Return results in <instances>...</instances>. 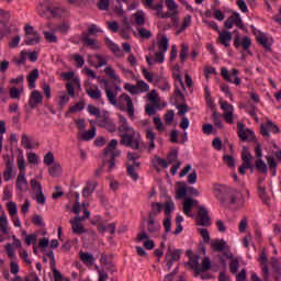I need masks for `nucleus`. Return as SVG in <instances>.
I'll use <instances>...</instances> for the list:
<instances>
[{
    "label": "nucleus",
    "instance_id": "44",
    "mask_svg": "<svg viewBox=\"0 0 281 281\" xmlns=\"http://www.w3.org/2000/svg\"><path fill=\"white\" fill-rule=\"evenodd\" d=\"M194 206V200L188 198L183 202V213L188 216L190 212H192V207Z\"/></svg>",
    "mask_w": 281,
    "mask_h": 281
},
{
    "label": "nucleus",
    "instance_id": "5",
    "mask_svg": "<svg viewBox=\"0 0 281 281\" xmlns=\"http://www.w3.org/2000/svg\"><path fill=\"white\" fill-rule=\"evenodd\" d=\"M251 159H254V156L251 155V151H249L248 147H243L241 151V166L238 169L239 175H247V170H250V172H254V165L251 164Z\"/></svg>",
    "mask_w": 281,
    "mask_h": 281
},
{
    "label": "nucleus",
    "instance_id": "9",
    "mask_svg": "<svg viewBox=\"0 0 281 281\" xmlns=\"http://www.w3.org/2000/svg\"><path fill=\"white\" fill-rule=\"evenodd\" d=\"M168 47H170L168 43V37L162 36L161 40L158 42L159 52L155 54V58H154L155 63H159V64L164 63L165 54L166 52H168Z\"/></svg>",
    "mask_w": 281,
    "mask_h": 281
},
{
    "label": "nucleus",
    "instance_id": "21",
    "mask_svg": "<svg viewBox=\"0 0 281 281\" xmlns=\"http://www.w3.org/2000/svg\"><path fill=\"white\" fill-rule=\"evenodd\" d=\"M161 210H164V204H161V202L151 203V210L148 213V218L157 221V217L161 214Z\"/></svg>",
    "mask_w": 281,
    "mask_h": 281
},
{
    "label": "nucleus",
    "instance_id": "25",
    "mask_svg": "<svg viewBox=\"0 0 281 281\" xmlns=\"http://www.w3.org/2000/svg\"><path fill=\"white\" fill-rule=\"evenodd\" d=\"M257 43L258 45H261L266 49V52H271V43H269V40L265 35V33H259L257 35Z\"/></svg>",
    "mask_w": 281,
    "mask_h": 281
},
{
    "label": "nucleus",
    "instance_id": "1",
    "mask_svg": "<svg viewBox=\"0 0 281 281\" xmlns=\"http://www.w3.org/2000/svg\"><path fill=\"white\" fill-rule=\"evenodd\" d=\"M119 133H121V146L132 148V150H142V144H144L142 140V134L131 127L128 125V121L122 114H119Z\"/></svg>",
    "mask_w": 281,
    "mask_h": 281
},
{
    "label": "nucleus",
    "instance_id": "39",
    "mask_svg": "<svg viewBox=\"0 0 281 281\" xmlns=\"http://www.w3.org/2000/svg\"><path fill=\"white\" fill-rule=\"evenodd\" d=\"M98 232L100 234H104V232H110V234H115V223H111L109 225L99 224Z\"/></svg>",
    "mask_w": 281,
    "mask_h": 281
},
{
    "label": "nucleus",
    "instance_id": "4",
    "mask_svg": "<svg viewBox=\"0 0 281 281\" xmlns=\"http://www.w3.org/2000/svg\"><path fill=\"white\" fill-rule=\"evenodd\" d=\"M155 3V0H145V3L143 4L145 8L148 10H155L156 11V16L158 19H177V12H166L164 13V3H157L156 5L153 4Z\"/></svg>",
    "mask_w": 281,
    "mask_h": 281
},
{
    "label": "nucleus",
    "instance_id": "50",
    "mask_svg": "<svg viewBox=\"0 0 281 281\" xmlns=\"http://www.w3.org/2000/svg\"><path fill=\"white\" fill-rule=\"evenodd\" d=\"M117 148V139H112L108 146L104 149V154L103 156L110 155V153H112L113 150H115Z\"/></svg>",
    "mask_w": 281,
    "mask_h": 281
},
{
    "label": "nucleus",
    "instance_id": "46",
    "mask_svg": "<svg viewBox=\"0 0 281 281\" xmlns=\"http://www.w3.org/2000/svg\"><path fill=\"white\" fill-rule=\"evenodd\" d=\"M21 144L24 146V148H26V150H32V148H34V145H32V140L27 134H22Z\"/></svg>",
    "mask_w": 281,
    "mask_h": 281
},
{
    "label": "nucleus",
    "instance_id": "22",
    "mask_svg": "<svg viewBox=\"0 0 281 281\" xmlns=\"http://www.w3.org/2000/svg\"><path fill=\"white\" fill-rule=\"evenodd\" d=\"M159 229H161V224L157 222V220H147V232L148 234L155 235L158 234Z\"/></svg>",
    "mask_w": 281,
    "mask_h": 281
},
{
    "label": "nucleus",
    "instance_id": "37",
    "mask_svg": "<svg viewBox=\"0 0 281 281\" xmlns=\"http://www.w3.org/2000/svg\"><path fill=\"white\" fill-rule=\"evenodd\" d=\"M0 232H2L4 235L10 234V231L8 229V217L5 216L4 212H2L0 215Z\"/></svg>",
    "mask_w": 281,
    "mask_h": 281
},
{
    "label": "nucleus",
    "instance_id": "38",
    "mask_svg": "<svg viewBox=\"0 0 281 281\" xmlns=\"http://www.w3.org/2000/svg\"><path fill=\"white\" fill-rule=\"evenodd\" d=\"M255 166L256 169L258 170V172H260L261 175H267L268 172V167H267V162H265V160H262V158H259L255 161Z\"/></svg>",
    "mask_w": 281,
    "mask_h": 281
},
{
    "label": "nucleus",
    "instance_id": "10",
    "mask_svg": "<svg viewBox=\"0 0 281 281\" xmlns=\"http://www.w3.org/2000/svg\"><path fill=\"white\" fill-rule=\"evenodd\" d=\"M274 133V135H278L280 133V127L273 123V121L268 120L266 124L260 125V133L262 137H271L270 133Z\"/></svg>",
    "mask_w": 281,
    "mask_h": 281
},
{
    "label": "nucleus",
    "instance_id": "24",
    "mask_svg": "<svg viewBox=\"0 0 281 281\" xmlns=\"http://www.w3.org/2000/svg\"><path fill=\"white\" fill-rule=\"evenodd\" d=\"M95 188H98L97 181L87 182L86 187L82 190V196L88 199V196H91V194H93V192H95Z\"/></svg>",
    "mask_w": 281,
    "mask_h": 281
},
{
    "label": "nucleus",
    "instance_id": "30",
    "mask_svg": "<svg viewBox=\"0 0 281 281\" xmlns=\"http://www.w3.org/2000/svg\"><path fill=\"white\" fill-rule=\"evenodd\" d=\"M270 265L272 267V270L274 271L276 276V280H279V278H281V267H280V260H278V258L272 257L270 260Z\"/></svg>",
    "mask_w": 281,
    "mask_h": 281
},
{
    "label": "nucleus",
    "instance_id": "15",
    "mask_svg": "<svg viewBox=\"0 0 281 281\" xmlns=\"http://www.w3.org/2000/svg\"><path fill=\"white\" fill-rule=\"evenodd\" d=\"M221 76L224 78L226 82H233V85H240V78L238 77V69L233 68L232 75H229V70L227 68L221 69Z\"/></svg>",
    "mask_w": 281,
    "mask_h": 281
},
{
    "label": "nucleus",
    "instance_id": "40",
    "mask_svg": "<svg viewBox=\"0 0 281 281\" xmlns=\"http://www.w3.org/2000/svg\"><path fill=\"white\" fill-rule=\"evenodd\" d=\"M13 63L14 65H18V67H21V65H25V63H27V52L26 50H22L20 53V57H14L13 58Z\"/></svg>",
    "mask_w": 281,
    "mask_h": 281
},
{
    "label": "nucleus",
    "instance_id": "19",
    "mask_svg": "<svg viewBox=\"0 0 281 281\" xmlns=\"http://www.w3.org/2000/svg\"><path fill=\"white\" fill-rule=\"evenodd\" d=\"M15 188L20 192H27V190H30V184L27 183V178H25V172H20L18 175V178L15 181Z\"/></svg>",
    "mask_w": 281,
    "mask_h": 281
},
{
    "label": "nucleus",
    "instance_id": "54",
    "mask_svg": "<svg viewBox=\"0 0 281 281\" xmlns=\"http://www.w3.org/2000/svg\"><path fill=\"white\" fill-rule=\"evenodd\" d=\"M188 52H190V47L186 44H181V49H180V60L181 63H186V58H188Z\"/></svg>",
    "mask_w": 281,
    "mask_h": 281
},
{
    "label": "nucleus",
    "instance_id": "36",
    "mask_svg": "<svg viewBox=\"0 0 281 281\" xmlns=\"http://www.w3.org/2000/svg\"><path fill=\"white\" fill-rule=\"evenodd\" d=\"M227 260H231V262H229L231 273H233V274L238 273V267H240V261L238 260V257L227 258Z\"/></svg>",
    "mask_w": 281,
    "mask_h": 281
},
{
    "label": "nucleus",
    "instance_id": "48",
    "mask_svg": "<svg viewBox=\"0 0 281 281\" xmlns=\"http://www.w3.org/2000/svg\"><path fill=\"white\" fill-rule=\"evenodd\" d=\"M167 254L169 256H171V260H173V262L181 260V250L180 249L171 250L170 248H168Z\"/></svg>",
    "mask_w": 281,
    "mask_h": 281
},
{
    "label": "nucleus",
    "instance_id": "23",
    "mask_svg": "<svg viewBox=\"0 0 281 281\" xmlns=\"http://www.w3.org/2000/svg\"><path fill=\"white\" fill-rule=\"evenodd\" d=\"M29 82V89H34L36 87V80H38V68L31 70L26 77Z\"/></svg>",
    "mask_w": 281,
    "mask_h": 281
},
{
    "label": "nucleus",
    "instance_id": "47",
    "mask_svg": "<svg viewBox=\"0 0 281 281\" xmlns=\"http://www.w3.org/2000/svg\"><path fill=\"white\" fill-rule=\"evenodd\" d=\"M165 3L169 12H176V16L177 14H179V5L177 4V2H175V0H165Z\"/></svg>",
    "mask_w": 281,
    "mask_h": 281
},
{
    "label": "nucleus",
    "instance_id": "16",
    "mask_svg": "<svg viewBox=\"0 0 281 281\" xmlns=\"http://www.w3.org/2000/svg\"><path fill=\"white\" fill-rule=\"evenodd\" d=\"M120 155H122V151H120L119 149H114L112 150V153L103 156L102 162H103V166H106V164H109V169H108L109 172H111V170L115 168V159H117Z\"/></svg>",
    "mask_w": 281,
    "mask_h": 281
},
{
    "label": "nucleus",
    "instance_id": "51",
    "mask_svg": "<svg viewBox=\"0 0 281 281\" xmlns=\"http://www.w3.org/2000/svg\"><path fill=\"white\" fill-rule=\"evenodd\" d=\"M124 89L128 91V93H131L132 95H138L139 93V88L132 83H125Z\"/></svg>",
    "mask_w": 281,
    "mask_h": 281
},
{
    "label": "nucleus",
    "instance_id": "35",
    "mask_svg": "<svg viewBox=\"0 0 281 281\" xmlns=\"http://www.w3.org/2000/svg\"><path fill=\"white\" fill-rule=\"evenodd\" d=\"M41 41H42L41 34L33 33V35L26 36L24 43L25 45H38Z\"/></svg>",
    "mask_w": 281,
    "mask_h": 281
},
{
    "label": "nucleus",
    "instance_id": "13",
    "mask_svg": "<svg viewBox=\"0 0 281 281\" xmlns=\"http://www.w3.org/2000/svg\"><path fill=\"white\" fill-rule=\"evenodd\" d=\"M202 227H210L212 225V218L210 217V213L204 206H200L198 210V223Z\"/></svg>",
    "mask_w": 281,
    "mask_h": 281
},
{
    "label": "nucleus",
    "instance_id": "58",
    "mask_svg": "<svg viewBox=\"0 0 281 281\" xmlns=\"http://www.w3.org/2000/svg\"><path fill=\"white\" fill-rule=\"evenodd\" d=\"M173 210H175V202H172V200L165 202V214L167 216H170Z\"/></svg>",
    "mask_w": 281,
    "mask_h": 281
},
{
    "label": "nucleus",
    "instance_id": "63",
    "mask_svg": "<svg viewBox=\"0 0 281 281\" xmlns=\"http://www.w3.org/2000/svg\"><path fill=\"white\" fill-rule=\"evenodd\" d=\"M44 37L47 41V43H58V37L54 33L44 31Z\"/></svg>",
    "mask_w": 281,
    "mask_h": 281
},
{
    "label": "nucleus",
    "instance_id": "6",
    "mask_svg": "<svg viewBox=\"0 0 281 281\" xmlns=\"http://www.w3.org/2000/svg\"><path fill=\"white\" fill-rule=\"evenodd\" d=\"M211 249L216 252H223L225 258H233L232 250H229V246L225 239H213L211 240Z\"/></svg>",
    "mask_w": 281,
    "mask_h": 281
},
{
    "label": "nucleus",
    "instance_id": "7",
    "mask_svg": "<svg viewBox=\"0 0 281 281\" xmlns=\"http://www.w3.org/2000/svg\"><path fill=\"white\" fill-rule=\"evenodd\" d=\"M238 27L239 30H245V22L240 18V13L234 11L231 16H228L224 22L225 30H232V27Z\"/></svg>",
    "mask_w": 281,
    "mask_h": 281
},
{
    "label": "nucleus",
    "instance_id": "26",
    "mask_svg": "<svg viewBox=\"0 0 281 281\" xmlns=\"http://www.w3.org/2000/svg\"><path fill=\"white\" fill-rule=\"evenodd\" d=\"M220 43L222 45H224V47H229V42L232 41L233 36H232V32L229 31H220Z\"/></svg>",
    "mask_w": 281,
    "mask_h": 281
},
{
    "label": "nucleus",
    "instance_id": "12",
    "mask_svg": "<svg viewBox=\"0 0 281 281\" xmlns=\"http://www.w3.org/2000/svg\"><path fill=\"white\" fill-rule=\"evenodd\" d=\"M234 47L235 49H240V47H243V50L248 52L251 56V52H249V47H251V38L249 36L240 38V34L237 33L234 40Z\"/></svg>",
    "mask_w": 281,
    "mask_h": 281
},
{
    "label": "nucleus",
    "instance_id": "49",
    "mask_svg": "<svg viewBox=\"0 0 281 281\" xmlns=\"http://www.w3.org/2000/svg\"><path fill=\"white\" fill-rule=\"evenodd\" d=\"M95 137V127H92L91 130L85 132L81 136V139L83 142H89Z\"/></svg>",
    "mask_w": 281,
    "mask_h": 281
},
{
    "label": "nucleus",
    "instance_id": "14",
    "mask_svg": "<svg viewBox=\"0 0 281 281\" xmlns=\"http://www.w3.org/2000/svg\"><path fill=\"white\" fill-rule=\"evenodd\" d=\"M146 224L143 222L140 224V229H142V233L137 235L136 239L138 240V243H142V240H146L144 243V247L146 249H155V241H153V239H149L150 238V235H148L146 233Z\"/></svg>",
    "mask_w": 281,
    "mask_h": 281
},
{
    "label": "nucleus",
    "instance_id": "55",
    "mask_svg": "<svg viewBox=\"0 0 281 281\" xmlns=\"http://www.w3.org/2000/svg\"><path fill=\"white\" fill-rule=\"evenodd\" d=\"M178 157H179V150L172 149V150L168 154V156H167V161H168V164H175V161H177Z\"/></svg>",
    "mask_w": 281,
    "mask_h": 281
},
{
    "label": "nucleus",
    "instance_id": "18",
    "mask_svg": "<svg viewBox=\"0 0 281 281\" xmlns=\"http://www.w3.org/2000/svg\"><path fill=\"white\" fill-rule=\"evenodd\" d=\"M258 261L260 265H262L261 271L263 281H269V258L267 257V252H265V250L259 255Z\"/></svg>",
    "mask_w": 281,
    "mask_h": 281
},
{
    "label": "nucleus",
    "instance_id": "64",
    "mask_svg": "<svg viewBox=\"0 0 281 281\" xmlns=\"http://www.w3.org/2000/svg\"><path fill=\"white\" fill-rule=\"evenodd\" d=\"M31 188L35 193L43 192V187L41 186V182H38L34 179L31 180Z\"/></svg>",
    "mask_w": 281,
    "mask_h": 281
},
{
    "label": "nucleus",
    "instance_id": "28",
    "mask_svg": "<svg viewBox=\"0 0 281 281\" xmlns=\"http://www.w3.org/2000/svg\"><path fill=\"white\" fill-rule=\"evenodd\" d=\"M259 199L262 201L263 205H271V196L267 194V189L265 187H258Z\"/></svg>",
    "mask_w": 281,
    "mask_h": 281
},
{
    "label": "nucleus",
    "instance_id": "42",
    "mask_svg": "<svg viewBox=\"0 0 281 281\" xmlns=\"http://www.w3.org/2000/svg\"><path fill=\"white\" fill-rule=\"evenodd\" d=\"M157 135H155V132L153 130L146 131V138L149 140V150H155V139Z\"/></svg>",
    "mask_w": 281,
    "mask_h": 281
},
{
    "label": "nucleus",
    "instance_id": "57",
    "mask_svg": "<svg viewBox=\"0 0 281 281\" xmlns=\"http://www.w3.org/2000/svg\"><path fill=\"white\" fill-rule=\"evenodd\" d=\"M138 36H140V38H153V33L150 32V30H146L144 27L138 29Z\"/></svg>",
    "mask_w": 281,
    "mask_h": 281
},
{
    "label": "nucleus",
    "instance_id": "56",
    "mask_svg": "<svg viewBox=\"0 0 281 281\" xmlns=\"http://www.w3.org/2000/svg\"><path fill=\"white\" fill-rule=\"evenodd\" d=\"M156 164L158 166H161V168H168V166L170 165V162H168V160L159 157V156H156L155 157V160L153 161V165L156 166Z\"/></svg>",
    "mask_w": 281,
    "mask_h": 281
},
{
    "label": "nucleus",
    "instance_id": "29",
    "mask_svg": "<svg viewBox=\"0 0 281 281\" xmlns=\"http://www.w3.org/2000/svg\"><path fill=\"white\" fill-rule=\"evenodd\" d=\"M105 45L108 49L112 50L115 56H122V49H120V46L117 44L113 43L109 37H105Z\"/></svg>",
    "mask_w": 281,
    "mask_h": 281
},
{
    "label": "nucleus",
    "instance_id": "2",
    "mask_svg": "<svg viewBox=\"0 0 281 281\" xmlns=\"http://www.w3.org/2000/svg\"><path fill=\"white\" fill-rule=\"evenodd\" d=\"M105 95L112 106H120L121 111H127L128 117H135V105L131 95L123 93L117 99V91H113L111 87H105Z\"/></svg>",
    "mask_w": 281,
    "mask_h": 281
},
{
    "label": "nucleus",
    "instance_id": "59",
    "mask_svg": "<svg viewBox=\"0 0 281 281\" xmlns=\"http://www.w3.org/2000/svg\"><path fill=\"white\" fill-rule=\"evenodd\" d=\"M213 122L217 128H223V123L221 122V113L214 111L212 114Z\"/></svg>",
    "mask_w": 281,
    "mask_h": 281
},
{
    "label": "nucleus",
    "instance_id": "3",
    "mask_svg": "<svg viewBox=\"0 0 281 281\" xmlns=\"http://www.w3.org/2000/svg\"><path fill=\"white\" fill-rule=\"evenodd\" d=\"M213 192L223 207H227L229 203L231 205H236L238 203V196H240V191L223 184H214Z\"/></svg>",
    "mask_w": 281,
    "mask_h": 281
},
{
    "label": "nucleus",
    "instance_id": "11",
    "mask_svg": "<svg viewBox=\"0 0 281 281\" xmlns=\"http://www.w3.org/2000/svg\"><path fill=\"white\" fill-rule=\"evenodd\" d=\"M237 128V135L241 142H247V139H249V142H256V135L254 134V131L250 128L245 130V124L238 123Z\"/></svg>",
    "mask_w": 281,
    "mask_h": 281
},
{
    "label": "nucleus",
    "instance_id": "45",
    "mask_svg": "<svg viewBox=\"0 0 281 281\" xmlns=\"http://www.w3.org/2000/svg\"><path fill=\"white\" fill-rule=\"evenodd\" d=\"M79 258L82 262H87L88 265H93V262L95 261L93 255L89 252H80Z\"/></svg>",
    "mask_w": 281,
    "mask_h": 281
},
{
    "label": "nucleus",
    "instance_id": "33",
    "mask_svg": "<svg viewBox=\"0 0 281 281\" xmlns=\"http://www.w3.org/2000/svg\"><path fill=\"white\" fill-rule=\"evenodd\" d=\"M86 92L91 100H102V91L98 87H95V89L88 88Z\"/></svg>",
    "mask_w": 281,
    "mask_h": 281
},
{
    "label": "nucleus",
    "instance_id": "34",
    "mask_svg": "<svg viewBox=\"0 0 281 281\" xmlns=\"http://www.w3.org/2000/svg\"><path fill=\"white\" fill-rule=\"evenodd\" d=\"M199 258H201L199 255H194V258H190L188 265L191 267L195 273H201V265L199 263Z\"/></svg>",
    "mask_w": 281,
    "mask_h": 281
},
{
    "label": "nucleus",
    "instance_id": "52",
    "mask_svg": "<svg viewBox=\"0 0 281 281\" xmlns=\"http://www.w3.org/2000/svg\"><path fill=\"white\" fill-rule=\"evenodd\" d=\"M210 269H212V261H210V258L206 257L202 260V267L200 266V273L210 271Z\"/></svg>",
    "mask_w": 281,
    "mask_h": 281
},
{
    "label": "nucleus",
    "instance_id": "17",
    "mask_svg": "<svg viewBox=\"0 0 281 281\" xmlns=\"http://www.w3.org/2000/svg\"><path fill=\"white\" fill-rule=\"evenodd\" d=\"M40 104H43V94L41 91L34 90L29 98V109L33 111V109H36Z\"/></svg>",
    "mask_w": 281,
    "mask_h": 281
},
{
    "label": "nucleus",
    "instance_id": "62",
    "mask_svg": "<svg viewBox=\"0 0 281 281\" xmlns=\"http://www.w3.org/2000/svg\"><path fill=\"white\" fill-rule=\"evenodd\" d=\"M88 112L90 113V115H95V117H99V119L102 117V114L99 108H97L95 105L89 104Z\"/></svg>",
    "mask_w": 281,
    "mask_h": 281
},
{
    "label": "nucleus",
    "instance_id": "32",
    "mask_svg": "<svg viewBox=\"0 0 281 281\" xmlns=\"http://www.w3.org/2000/svg\"><path fill=\"white\" fill-rule=\"evenodd\" d=\"M70 225H72V233L74 234H87V232H89L88 229L85 228V226H82V224L80 222H74V220H70Z\"/></svg>",
    "mask_w": 281,
    "mask_h": 281
},
{
    "label": "nucleus",
    "instance_id": "31",
    "mask_svg": "<svg viewBox=\"0 0 281 281\" xmlns=\"http://www.w3.org/2000/svg\"><path fill=\"white\" fill-rule=\"evenodd\" d=\"M48 175L50 177H60L63 175V167L58 162H54L49 168H48Z\"/></svg>",
    "mask_w": 281,
    "mask_h": 281
},
{
    "label": "nucleus",
    "instance_id": "20",
    "mask_svg": "<svg viewBox=\"0 0 281 281\" xmlns=\"http://www.w3.org/2000/svg\"><path fill=\"white\" fill-rule=\"evenodd\" d=\"M12 170H14V158H8L5 160V170L3 171L4 181L12 180Z\"/></svg>",
    "mask_w": 281,
    "mask_h": 281
},
{
    "label": "nucleus",
    "instance_id": "8",
    "mask_svg": "<svg viewBox=\"0 0 281 281\" xmlns=\"http://www.w3.org/2000/svg\"><path fill=\"white\" fill-rule=\"evenodd\" d=\"M46 12H49L53 19H58V16H69V11H67V9L54 2H48L46 7Z\"/></svg>",
    "mask_w": 281,
    "mask_h": 281
},
{
    "label": "nucleus",
    "instance_id": "27",
    "mask_svg": "<svg viewBox=\"0 0 281 281\" xmlns=\"http://www.w3.org/2000/svg\"><path fill=\"white\" fill-rule=\"evenodd\" d=\"M81 41L85 43L88 47H92V49H99L100 46L95 43V40L91 38L89 36V33L83 32L81 35Z\"/></svg>",
    "mask_w": 281,
    "mask_h": 281
},
{
    "label": "nucleus",
    "instance_id": "61",
    "mask_svg": "<svg viewBox=\"0 0 281 281\" xmlns=\"http://www.w3.org/2000/svg\"><path fill=\"white\" fill-rule=\"evenodd\" d=\"M172 122H175V111L169 110L165 114V123L167 124V126H170V124H172Z\"/></svg>",
    "mask_w": 281,
    "mask_h": 281
},
{
    "label": "nucleus",
    "instance_id": "43",
    "mask_svg": "<svg viewBox=\"0 0 281 281\" xmlns=\"http://www.w3.org/2000/svg\"><path fill=\"white\" fill-rule=\"evenodd\" d=\"M126 168H127V175L131 177V179L133 181H137V179H139V173H137L138 169L131 167L130 162H126Z\"/></svg>",
    "mask_w": 281,
    "mask_h": 281
},
{
    "label": "nucleus",
    "instance_id": "53",
    "mask_svg": "<svg viewBox=\"0 0 281 281\" xmlns=\"http://www.w3.org/2000/svg\"><path fill=\"white\" fill-rule=\"evenodd\" d=\"M0 23H1L2 25H4V27L8 26V23H10V12H8V11H2V12L0 13Z\"/></svg>",
    "mask_w": 281,
    "mask_h": 281
},
{
    "label": "nucleus",
    "instance_id": "41",
    "mask_svg": "<svg viewBox=\"0 0 281 281\" xmlns=\"http://www.w3.org/2000/svg\"><path fill=\"white\" fill-rule=\"evenodd\" d=\"M134 19L136 25H146V14L144 13V11H137L136 13H134Z\"/></svg>",
    "mask_w": 281,
    "mask_h": 281
},
{
    "label": "nucleus",
    "instance_id": "60",
    "mask_svg": "<svg viewBox=\"0 0 281 281\" xmlns=\"http://www.w3.org/2000/svg\"><path fill=\"white\" fill-rule=\"evenodd\" d=\"M188 194V187H180L176 191V199L181 200Z\"/></svg>",
    "mask_w": 281,
    "mask_h": 281
}]
</instances>
